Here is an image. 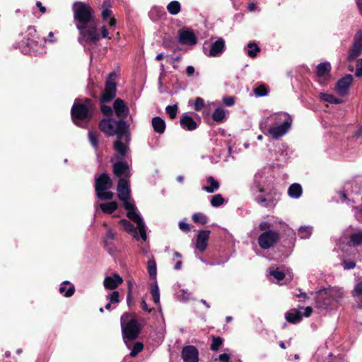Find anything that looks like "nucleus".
I'll return each instance as SVG.
<instances>
[{
	"instance_id": "1",
	"label": "nucleus",
	"mask_w": 362,
	"mask_h": 362,
	"mask_svg": "<svg viewBox=\"0 0 362 362\" xmlns=\"http://www.w3.org/2000/svg\"><path fill=\"white\" fill-rule=\"evenodd\" d=\"M129 127V125L122 119H103L99 123L100 129L107 135L117 136L114 148L119 158L124 157L129 151L128 144L130 140Z\"/></svg>"
},
{
	"instance_id": "2",
	"label": "nucleus",
	"mask_w": 362,
	"mask_h": 362,
	"mask_svg": "<svg viewBox=\"0 0 362 362\" xmlns=\"http://www.w3.org/2000/svg\"><path fill=\"white\" fill-rule=\"evenodd\" d=\"M292 123L293 118L288 113L276 112L260 121L259 128L266 135L277 140L288 132Z\"/></svg>"
},
{
	"instance_id": "3",
	"label": "nucleus",
	"mask_w": 362,
	"mask_h": 362,
	"mask_svg": "<svg viewBox=\"0 0 362 362\" xmlns=\"http://www.w3.org/2000/svg\"><path fill=\"white\" fill-rule=\"evenodd\" d=\"M117 192L118 198L122 202L124 209L127 211V216L136 224L141 236L145 241L147 238L146 226L139 214L134 202L131 199L129 183L126 179L119 180Z\"/></svg>"
},
{
	"instance_id": "4",
	"label": "nucleus",
	"mask_w": 362,
	"mask_h": 362,
	"mask_svg": "<svg viewBox=\"0 0 362 362\" xmlns=\"http://www.w3.org/2000/svg\"><path fill=\"white\" fill-rule=\"evenodd\" d=\"M93 105L89 99L76 100L71 108L73 122L78 126L86 123L91 117Z\"/></svg>"
},
{
	"instance_id": "5",
	"label": "nucleus",
	"mask_w": 362,
	"mask_h": 362,
	"mask_svg": "<svg viewBox=\"0 0 362 362\" xmlns=\"http://www.w3.org/2000/svg\"><path fill=\"white\" fill-rule=\"evenodd\" d=\"M122 334L124 343L129 349L128 341L136 339L141 329V325L136 318H121Z\"/></svg>"
},
{
	"instance_id": "6",
	"label": "nucleus",
	"mask_w": 362,
	"mask_h": 362,
	"mask_svg": "<svg viewBox=\"0 0 362 362\" xmlns=\"http://www.w3.org/2000/svg\"><path fill=\"white\" fill-rule=\"evenodd\" d=\"M344 296V291L340 288H328L320 291L316 296V305L322 309H326L330 305L332 300H338Z\"/></svg>"
},
{
	"instance_id": "7",
	"label": "nucleus",
	"mask_w": 362,
	"mask_h": 362,
	"mask_svg": "<svg viewBox=\"0 0 362 362\" xmlns=\"http://www.w3.org/2000/svg\"><path fill=\"white\" fill-rule=\"evenodd\" d=\"M73 11L76 24L86 25L90 23L93 17V11L92 8L83 2H75L73 5Z\"/></svg>"
},
{
	"instance_id": "8",
	"label": "nucleus",
	"mask_w": 362,
	"mask_h": 362,
	"mask_svg": "<svg viewBox=\"0 0 362 362\" xmlns=\"http://www.w3.org/2000/svg\"><path fill=\"white\" fill-rule=\"evenodd\" d=\"M112 186V182L107 174H102L95 179V191L98 197L100 199L110 200L113 198V193L109 192Z\"/></svg>"
},
{
	"instance_id": "9",
	"label": "nucleus",
	"mask_w": 362,
	"mask_h": 362,
	"mask_svg": "<svg viewBox=\"0 0 362 362\" xmlns=\"http://www.w3.org/2000/svg\"><path fill=\"white\" fill-rule=\"evenodd\" d=\"M76 28L80 33L78 40L81 44L84 45L86 42H90L95 45L99 41L100 37L95 24L89 27L87 25L76 24Z\"/></svg>"
},
{
	"instance_id": "10",
	"label": "nucleus",
	"mask_w": 362,
	"mask_h": 362,
	"mask_svg": "<svg viewBox=\"0 0 362 362\" xmlns=\"http://www.w3.org/2000/svg\"><path fill=\"white\" fill-rule=\"evenodd\" d=\"M331 69V64L328 62H321L317 64L316 67L317 81L321 85H326L332 78Z\"/></svg>"
},
{
	"instance_id": "11",
	"label": "nucleus",
	"mask_w": 362,
	"mask_h": 362,
	"mask_svg": "<svg viewBox=\"0 0 362 362\" xmlns=\"http://www.w3.org/2000/svg\"><path fill=\"white\" fill-rule=\"evenodd\" d=\"M279 238V235L277 232L269 230L259 236L258 243L261 248L266 250L274 246Z\"/></svg>"
},
{
	"instance_id": "12",
	"label": "nucleus",
	"mask_w": 362,
	"mask_h": 362,
	"mask_svg": "<svg viewBox=\"0 0 362 362\" xmlns=\"http://www.w3.org/2000/svg\"><path fill=\"white\" fill-rule=\"evenodd\" d=\"M362 52V31L358 30L354 38V42L350 47L348 60L352 61L358 57Z\"/></svg>"
},
{
	"instance_id": "13",
	"label": "nucleus",
	"mask_w": 362,
	"mask_h": 362,
	"mask_svg": "<svg viewBox=\"0 0 362 362\" xmlns=\"http://www.w3.org/2000/svg\"><path fill=\"white\" fill-rule=\"evenodd\" d=\"M353 76L351 74H346L344 77L339 79L335 86L336 91L342 96L346 95L353 82Z\"/></svg>"
},
{
	"instance_id": "14",
	"label": "nucleus",
	"mask_w": 362,
	"mask_h": 362,
	"mask_svg": "<svg viewBox=\"0 0 362 362\" xmlns=\"http://www.w3.org/2000/svg\"><path fill=\"white\" fill-rule=\"evenodd\" d=\"M113 75V74H110V78L106 82L105 90L101 96V100L103 103L110 101L115 96L116 84L113 81L111 80V77Z\"/></svg>"
},
{
	"instance_id": "15",
	"label": "nucleus",
	"mask_w": 362,
	"mask_h": 362,
	"mask_svg": "<svg viewBox=\"0 0 362 362\" xmlns=\"http://www.w3.org/2000/svg\"><path fill=\"white\" fill-rule=\"evenodd\" d=\"M199 353L197 349L192 345L186 346L182 351V358L184 362H198Z\"/></svg>"
},
{
	"instance_id": "16",
	"label": "nucleus",
	"mask_w": 362,
	"mask_h": 362,
	"mask_svg": "<svg viewBox=\"0 0 362 362\" xmlns=\"http://www.w3.org/2000/svg\"><path fill=\"white\" fill-rule=\"evenodd\" d=\"M179 42L182 45H194L197 40L192 30L185 28L179 31Z\"/></svg>"
},
{
	"instance_id": "17",
	"label": "nucleus",
	"mask_w": 362,
	"mask_h": 362,
	"mask_svg": "<svg viewBox=\"0 0 362 362\" xmlns=\"http://www.w3.org/2000/svg\"><path fill=\"white\" fill-rule=\"evenodd\" d=\"M122 282L123 279L119 274H113L105 278L103 285L106 289L113 290L117 288Z\"/></svg>"
},
{
	"instance_id": "18",
	"label": "nucleus",
	"mask_w": 362,
	"mask_h": 362,
	"mask_svg": "<svg viewBox=\"0 0 362 362\" xmlns=\"http://www.w3.org/2000/svg\"><path fill=\"white\" fill-rule=\"evenodd\" d=\"M210 231L209 230H201L197 237L196 248L200 252H204L208 245V241L209 238Z\"/></svg>"
},
{
	"instance_id": "19",
	"label": "nucleus",
	"mask_w": 362,
	"mask_h": 362,
	"mask_svg": "<svg viewBox=\"0 0 362 362\" xmlns=\"http://www.w3.org/2000/svg\"><path fill=\"white\" fill-rule=\"evenodd\" d=\"M114 173L121 179H126L130 176L129 165L123 162L116 163L113 166Z\"/></svg>"
},
{
	"instance_id": "20",
	"label": "nucleus",
	"mask_w": 362,
	"mask_h": 362,
	"mask_svg": "<svg viewBox=\"0 0 362 362\" xmlns=\"http://www.w3.org/2000/svg\"><path fill=\"white\" fill-rule=\"evenodd\" d=\"M113 107L115 114L118 117L124 118L129 114V110L128 107L126 105L124 102L119 98L115 100Z\"/></svg>"
},
{
	"instance_id": "21",
	"label": "nucleus",
	"mask_w": 362,
	"mask_h": 362,
	"mask_svg": "<svg viewBox=\"0 0 362 362\" xmlns=\"http://www.w3.org/2000/svg\"><path fill=\"white\" fill-rule=\"evenodd\" d=\"M225 47V41L220 37L211 44L209 53V57H218L221 54Z\"/></svg>"
},
{
	"instance_id": "22",
	"label": "nucleus",
	"mask_w": 362,
	"mask_h": 362,
	"mask_svg": "<svg viewBox=\"0 0 362 362\" xmlns=\"http://www.w3.org/2000/svg\"><path fill=\"white\" fill-rule=\"evenodd\" d=\"M180 126L187 131H193L197 129L198 124L189 115L185 114L180 120Z\"/></svg>"
},
{
	"instance_id": "23",
	"label": "nucleus",
	"mask_w": 362,
	"mask_h": 362,
	"mask_svg": "<svg viewBox=\"0 0 362 362\" xmlns=\"http://www.w3.org/2000/svg\"><path fill=\"white\" fill-rule=\"evenodd\" d=\"M311 307H299L298 309H293L286 313L285 317H309L312 314Z\"/></svg>"
},
{
	"instance_id": "24",
	"label": "nucleus",
	"mask_w": 362,
	"mask_h": 362,
	"mask_svg": "<svg viewBox=\"0 0 362 362\" xmlns=\"http://www.w3.org/2000/svg\"><path fill=\"white\" fill-rule=\"evenodd\" d=\"M119 223L122 226V228L124 230H125L127 233H132L136 240H139V238H141L143 240H144L141 238L140 232H137L136 230L134 228L133 224H132L129 221H127V219H122L119 221Z\"/></svg>"
},
{
	"instance_id": "25",
	"label": "nucleus",
	"mask_w": 362,
	"mask_h": 362,
	"mask_svg": "<svg viewBox=\"0 0 362 362\" xmlns=\"http://www.w3.org/2000/svg\"><path fill=\"white\" fill-rule=\"evenodd\" d=\"M59 293L64 297H71L75 291L74 286L68 281H63L59 288Z\"/></svg>"
},
{
	"instance_id": "26",
	"label": "nucleus",
	"mask_w": 362,
	"mask_h": 362,
	"mask_svg": "<svg viewBox=\"0 0 362 362\" xmlns=\"http://www.w3.org/2000/svg\"><path fill=\"white\" fill-rule=\"evenodd\" d=\"M151 124L155 132L163 134L165 130V122L160 117H154L152 118Z\"/></svg>"
},
{
	"instance_id": "27",
	"label": "nucleus",
	"mask_w": 362,
	"mask_h": 362,
	"mask_svg": "<svg viewBox=\"0 0 362 362\" xmlns=\"http://www.w3.org/2000/svg\"><path fill=\"white\" fill-rule=\"evenodd\" d=\"M101 16L103 21L107 23L110 28H114L116 26L117 21L112 16V11L111 9H103L102 11Z\"/></svg>"
},
{
	"instance_id": "28",
	"label": "nucleus",
	"mask_w": 362,
	"mask_h": 362,
	"mask_svg": "<svg viewBox=\"0 0 362 362\" xmlns=\"http://www.w3.org/2000/svg\"><path fill=\"white\" fill-rule=\"evenodd\" d=\"M302 192V187L298 183L292 184L288 189V196L293 199H298L301 196Z\"/></svg>"
},
{
	"instance_id": "29",
	"label": "nucleus",
	"mask_w": 362,
	"mask_h": 362,
	"mask_svg": "<svg viewBox=\"0 0 362 362\" xmlns=\"http://www.w3.org/2000/svg\"><path fill=\"white\" fill-rule=\"evenodd\" d=\"M209 185L204 186L202 189L208 193H213L219 188V183L213 177H209L206 179Z\"/></svg>"
},
{
	"instance_id": "30",
	"label": "nucleus",
	"mask_w": 362,
	"mask_h": 362,
	"mask_svg": "<svg viewBox=\"0 0 362 362\" xmlns=\"http://www.w3.org/2000/svg\"><path fill=\"white\" fill-rule=\"evenodd\" d=\"M99 206L103 212L110 214L117 209L118 204L116 202H110L100 204Z\"/></svg>"
},
{
	"instance_id": "31",
	"label": "nucleus",
	"mask_w": 362,
	"mask_h": 362,
	"mask_svg": "<svg viewBox=\"0 0 362 362\" xmlns=\"http://www.w3.org/2000/svg\"><path fill=\"white\" fill-rule=\"evenodd\" d=\"M269 273L276 281L283 280L286 277V273L280 270L277 267H271L269 269Z\"/></svg>"
},
{
	"instance_id": "32",
	"label": "nucleus",
	"mask_w": 362,
	"mask_h": 362,
	"mask_svg": "<svg viewBox=\"0 0 362 362\" xmlns=\"http://www.w3.org/2000/svg\"><path fill=\"white\" fill-rule=\"evenodd\" d=\"M147 270L149 278L153 281H156L157 267L154 259H150L147 263Z\"/></svg>"
},
{
	"instance_id": "33",
	"label": "nucleus",
	"mask_w": 362,
	"mask_h": 362,
	"mask_svg": "<svg viewBox=\"0 0 362 362\" xmlns=\"http://www.w3.org/2000/svg\"><path fill=\"white\" fill-rule=\"evenodd\" d=\"M150 292L156 304L160 303V291L157 281H153L151 284Z\"/></svg>"
},
{
	"instance_id": "34",
	"label": "nucleus",
	"mask_w": 362,
	"mask_h": 362,
	"mask_svg": "<svg viewBox=\"0 0 362 362\" xmlns=\"http://www.w3.org/2000/svg\"><path fill=\"white\" fill-rule=\"evenodd\" d=\"M349 244L351 246L356 247L362 244V231H358L352 233L350 235Z\"/></svg>"
},
{
	"instance_id": "35",
	"label": "nucleus",
	"mask_w": 362,
	"mask_h": 362,
	"mask_svg": "<svg viewBox=\"0 0 362 362\" xmlns=\"http://www.w3.org/2000/svg\"><path fill=\"white\" fill-rule=\"evenodd\" d=\"M167 10L171 15H177L181 10V5L177 1H170L167 5Z\"/></svg>"
},
{
	"instance_id": "36",
	"label": "nucleus",
	"mask_w": 362,
	"mask_h": 362,
	"mask_svg": "<svg viewBox=\"0 0 362 362\" xmlns=\"http://www.w3.org/2000/svg\"><path fill=\"white\" fill-rule=\"evenodd\" d=\"M226 115V112L222 107H217L212 115V118L216 122L220 123L224 120Z\"/></svg>"
},
{
	"instance_id": "37",
	"label": "nucleus",
	"mask_w": 362,
	"mask_h": 362,
	"mask_svg": "<svg viewBox=\"0 0 362 362\" xmlns=\"http://www.w3.org/2000/svg\"><path fill=\"white\" fill-rule=\"evenodd\" d=\"M320 98L324 101L333 104H339L342 103L341 99L337 98L333 95L326 93H320Z\"/></svg>"
},
{
	"instance_id": "38",
	"label": "nucleus",
	"mask_w": 362,
	"mask_h": 362,
	"mask_svg": "<svg viewBox=\"0 0 362 362\" xmlns=\"http://www.w3.org/2000/svg\"><path fill=\"white\" fill-rule=\"evenodd\" d=\"M252 192L253 195L255 196V200L258 203H264L267 201L264 197L260 196L259 194L263 192V189L258 186H253L252 187Z\"/></svg>"
},
{
	"instance_id": "39",
	"label": "nucleus",
	"mask_w": 362,
	"mask_h": 362,
	"mask_svg": "<svg viewBox=\"0 0 362 362\" xmlns=\"http://www.w3.org/2000/svg\"><path fill=\"white\" fill-rule=\"evenodd\" d=\"M313 232V228L310 226H302L299 228L298 234L301 238H308Z\"/></svg>"
},
{
	"instance_id": "40",
	"label": "nucleus",
	"mask_w": 362,
	"mask_h": 362,
	"mask_svg": "<svg viewBox=\"0 0 362 362\" xmlns=\"http://www.w3.org/2000/svg\"><path fill=\"white\" fill-rule=\"evenodd\" d=\"M247 47V54L250 57H256L257 53L260 51L259 47L255 43H249Z\"/></svg>"
},
{
	"instance_id": "41",
	"label": "nucleus",
	"mask_w": 362,
	"mask_h": 362,
	"mask_svg": "<svg viewBox=\"0 0 362 362\" xmlns=\"http://www.w3.org/2000/svg\"><path fill=\"white\" fill-rule=\"evenodd\" d=\"M192 220L194 222L200 223L202 225H204L207 222V218L206 215L202 213H194L192 215Z\"/></svg>"
},
{
	"instance_id": "42",
	"label": "nucleus",
	"mask_w": 362,
	"mask_h": 362,
	"mask_svg": "<svg viewBox=\"0 0 362 362\" xmlns=\"http://www.w3.org/2000/svg\"><path fill=\"white\" fill-rule=\"evenodd\" d=\"M224 202V199L222 195L220 194H217L211 197V204L214 207H218L223 204Z\"/></svg>"
},
{
	"instance_id": "43",
	"label": "nucleus",
	"mask_w": 362,
	"mask_h": 362,
	"mask_svg": "<svg viewBox=\"0 0 362 362\" xmlns=\"http://www.w3.org/2000/svg\"><path fill=\"white\" fill-rule=\"evenodd\" d=\"M144 349V345L141 342H136L130 352L131 357H135L139 352H141Z\"/></svg>"
},
{
	"instance_id": "44",
	"label": "nucleus",
	"mask_w": 362,
	"mask_h": 362,
	"mask_svg": "<svg viewBox=\"0 0 362 362\" xmlns=\"http://www.w3.org/2000/svg\"><path fill=\"white\" fill-rule=\"evenodd\" d=\"M223 339L220 337H214L212 340V343L211 344L210 349L213 351H217L220 346L223 344Z\"/></svg>"
},
{
	"instance_id": "45",
	"label": "nucleus",
	"mask_w": 362,
	"mask_h": 362,
	"mask_svg": "<svg viewBox=\"0 0 362 362\" xmlns=\"http://www.w3.org/2000/svg\"><path fill=\"white\" fill-rule=\"evenodd\" d=\"M230 356L227 353L220 354L217 358L214 359V362H229ZM236 362H242L240 358H238Z\"/></svg>"
},
{
	"instance_id": "46",
	"label": "nucleus",
	"mask_w": 362,
	"mask_h": 362,
	"mask_svg": "<svg viewBox=\"0 0 362 362\" xmlns=\"http://www.w3.org/2000/svg\"><path fill=\"white\" fill-rule=\"evenodd\" d=\"M165 111L171 119H174L177 115V106L176 105H168L166 107Z\"/></svg>"
},
{
	"instance_id": "47",
	"label": "nucleus",
	"mask_w": 362,
	"mask_h": 362,
	"mask_svg": "<svg viewBox=\"0 0 362 362\" xmlns=\"http://www.w3.org/2000/svg\"><path fill=\"white\" fill-rule=\"evenodd\" d=\"M254 93L257 96H265L267 94V88L264 85H260L254 90Z\"/></svg>"
},
{
	"instance_id": "48",
	"label": "nucleus",
	"mask_w": 362,
	"mask_h": 362,
	"mask_svg": "<svg viewBox=\"0 0 362 362\" xmlns=\"http://www.w3.org/2000/svg\"><path fill=\"white\" fill-rule=\"evenodd\" d=\"M204 105V101L202 98L197 97L195 98L194 108L197 111L201 110Z\"/></svg>"
},
{
	"instance_id": "49",
	"label": "nucleus",
	"mask_w": 362,
	"mask_h": 362,
	"mask_svg": "<svg viewBox=\"0 0 362 362\" xmlns=\"http://www.w3.org/2000/svg\"><path fill=\"white\" fill-rule=\"evenodd\" d=\"M88 138H89V141L90 142V144H92V146L96 148L98 147V138H97V136L96 134L90 131L88 132Z\"/></svg>"
},
{
	"instance_id": "50",
	"label": "nucleus",
	"mask_w": 362,
	"mask_h": 362,
	"mask_svg": "<svg viewBox=\"0 0 362 362\" xmlns=\"http://www.w3.org/2000/svg\"><path fill=\"white\" fill-rule=\"evenodd\" d=\"M352 295L354 297H359L362 296V282H360L355 286L354 289L352 291Z\"/></svg>"
},
{
	"instance_id": "51",
	"label": "nucleus",
	"mask_w": 362,
	"mask_h": 362,
	"mask_svg": "<svg viewBox=\"0 0 362 362\" xmlns=\"http://www.w3.org/2000/svg\"><path fill=\"white\" fill-rule=\"evenodd\" d=\"M108 299L110 300V303H119V294L118 291H113L112 293H110L108 296Z\"/></svg>"
},
{
	"instance_id": "52",
	"label": "nucleus",
	"mask_w": 362,
	"mask_h": 362,
	"mask_svg": "<svg viewBox=\"0 0 362 362\" xmlns=\"http://www.w3.org/2000/svg\"><path fill=\"white\" fill-rule=\"evenodd\" d=\"M355 75L357 77H360L362 76V59H358L357 60Z\"/></svg>"
},
{
	"instance_id": "53",
	"label": "nucleus",
	"mask_w": 362,
	"mask_h": 362,
	"mask_svg": "<svg viewBox=\"0 0 362 362\" xmlns=\"http://www.w3.org/2000/svg\"><path fill=\"white\" fill-rule=\"evenodd\" d=\"M342 265L344 269H351L356 267V264L353 261H343Z\"/></svg>"
},
{
	"instance_id": "54",
	"label": "nucleus",
	"mask_w": 362,
	"mask_h": 362,
	"mask_svg": "<svg viewBox=\"0 0 362 362\" xmlns=\"http://www.w3.org/2000/svg\"><path fill=\"white\" fill-rule=\"evenodd\" d=\"M223 103L228 107L234 105V98L233 97H226L223 99Z\"/></svg>"
},
{
	"instance_id": "55",
	"label": "nucleus",
	"mask_w": 362,
	"mask_h": 362,
	"mask_svg": "<svg viewBox=\"0 0 362 362\" xmlns=\"http://www.w3.org/2000/svg\"><path fill=\"white\" fill-rule=\"evenodd\" d=\"M179 228L181 230L188 232L190 230L189 225L184 221H180L179 223Z\"/></svg>"
},
{
	"instance_id": "56",
	"label": "nucleus",
	"mask_w": 362,
	"mask_h": 362,
	"mask_svg": "<svg viewBox=\"0 0 362 362\" xmlns=\"http://www.w3.org/2000/svg\"><path fill=\"white\" fill-rule=\"evenodd\" d=\"M101 111L105 115H110L112 112L111 107L107 105H102Z\"/></svg>"
},
{
	"instance_id": "57",
	"label": "nucleus",
	"mask_w": 362,
	"mask_h": 362,
	"mask_svg": "<svg viewBox=\"0 0 362 362\" xmlns=\"http://www.w3.org/2000/svg\"><path fill=\"white\" fill-rule=\"evenodd\" d=\"M190 296H191V293L189 292H187V291L183 290L182 291V294L180 296V298L182 300L186 301V300H188L190 299Z\"/></svg>"
},
{
	"instance_id": "58",
	"label": "nucleus",
	"mask_w": 362,
	"mask_h": 362,
	"mask_svg": "<svg viewBox=\"0 0 362 362\" xmlns=\"http://www.w3.org/2000/svg\"><path fill=\"white\" fill-rule=\"evenodd\" d=\"M259 227L260 230H265L269 229L271 227V225L268 222L263 221L259 223Z\"/></svg>"
},
{
	"instance_id": "59",
	"label": "nucleus",
	"mask_w": 362,
	"mask_h": 362,
	"mask_svg": "<svg viewBox=\"0 0 362 362\" xmlns=\"http://www.w3.org/2000/svg\"><path fill=\"white\" fill-rule=\"evenodd\" d=\"M112 6V4L111 0H105L102 5L103 10L105 8L111 9Z\"/></svg>"
},
{
	"instance_id": "60",
	"label": "nucleus",
	"mask_w": 362,
	"mask_h": 362,
	"mask_svg": "<svg viewBox=\"0 0 362 362\" xmlns=\"http://www.w3.org/2000/svg\"><path fill=\"white\" fill-rule=\"evenodd\" d=\"M101 33V36L103 38H106L108 37V30L105 26H102L100 29Z\"/></svg>"
},
{
	"instance_id": "61",
	"label": "nucleus",
	"mask_w": 362,
	"mask_h": 362,
	"mask_svg": "<svg viewBox=\"0 0 362 362\" xmlns=\"http://www.w3.org/2000/svg\"><path fill=\"white\" fill-rule=\"evenodd\" d=\"M287 322L291 324L299 323L303 318H286Z\"/></svg>"
},
{
	"instance_id": "62",
	"label": "nucleus",
	"mask_w": 362,
	"mask_h": 362,
	"mask_svg": "<svg viewBox=\"0 0 362 362\" xmlns=\"http://www.w3.org/2000/svg\"><path fill=\"white\" fill-rule=\"evenodd\" d=\"M194 68L192 66H188L186 68V72L188 76H192L194 73Z\"/></svg>"
},
{
	"instance_id": "63",
	"label": "nucleus",
	"mask_w": 362,
	"mask_h": 362,
	"mask_svg": "<svg viewBox=\"0 0 362 362\" xmlns=\"http://www.w3.org/2000/svg\"><path fill=\"white\" fill-rule=\"evenodd\" d=\"M36 6L40 8V11L42 13H45L46 8L45 6H42V3L40 1H37Z\"/></svg>"
},
{
	"instance_id": "64",
	"label": "nucleus",
	"mask_w": 362,
	"mask_h": 362,
	"mask_svg": "<svg viewBox=\"0 0 362 362\" xmlns=\"http://www.w3.org/2000/svg\"><path fill=\"white\" fill-rule=\"evenodd\" d=\"M332 362H349L344 358H335Z\"/></svg>"
}]
</instances>
